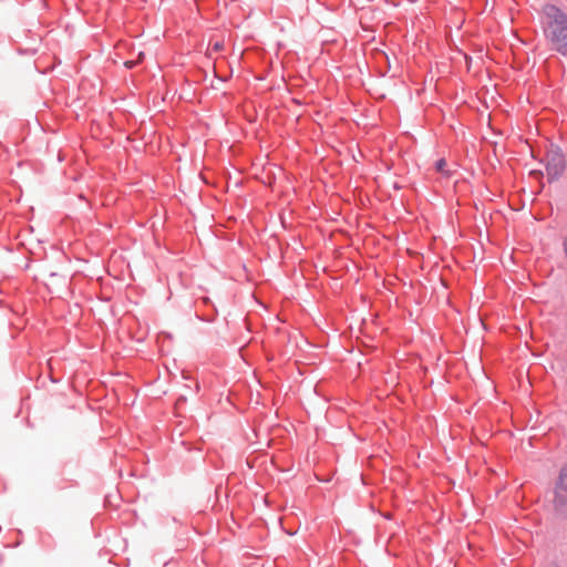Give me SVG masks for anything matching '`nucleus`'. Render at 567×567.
<instances>
[{
  "instance_id": "obj_1",
  "label": "nucleus",
  "mask_w": 567,
  "mask_h": 567,
  "mask_svg": "<svg viewBox=\"0 0 567 567\" xmlns=\"http://www.w3.org/2000/svg\"><path fill=\"white\" fill-rule=\"evenodd\" d=\"M540 23L551 47L567 54V13L554 4H546L540 12Z\"/></svg>"
},
{
  "instance_id": "obj_2",
  "label": "nucleus",
  "mask_w": 567,
  "mask_h": 567,
  "mask_svg": "<svg viewBox=\"0 0 567 567\" xmlns=\"http://www.w3.org/2000/svg\"><path fill=\"white\" fill-rule=\"evenodd\" d=\"M565 169L564 156L559 151H553L548 154L546 172L549 181H553L561 175Z\"/></svg>"
},
{
  "instance_id": "obj_3",
  "label": "nucleus",
  "mask_w": 567,
  "mask_h": 567,
  "mask_svg": "<svg viewBox=\"0 0 567 567\" xmlns=\"http://www.w3.org/2000/svg\"><path fill=\"white\" fill-rule=\"evenodd\" d=\"M556 506L567 507V466L561 470L559 482L556 488Z\"/></svg>"
},
{
  "instance_id": "obj_4",
  "label": "nucleus",
  "mask_w": 567,
  "mask_h": 567,
  "mask_svg": "<svg viewBox=\"0 0 567 567\" xmlns=\"http://www.w3.org/2000/svg\"><path fill=\"white\" fill-rule=\"evenodd\" d=\"M445 166H446V161L444 158H441L436 162L435 164V168L439 173L450 177L451 176V172L450 171H446L445 169Z\"/></svg>"
},
{
  "instance_id": "obj_5",
  "label": "nucleus",
  "mask_w": 567,
  "mask_h": 567,
  "mask_svg": "<svg viewBox=\"0 0 567 567\" xmlns=\"http://www.w3.org/2000/svg\"><path fill=\"white\" fill-rule=\"evenodd\" d=\"M223 49H224V43L220 42V41L215 42L214 45H213V50L216 51V52L220 51Z\"/></svg>"
},
{
  "instance_id": "obj_6",
  "label": "nucleus",
  "mask_w": 567,
  "mask_h": 567,
  "mask_svg": "<svg viewBox=\"0 0 567 567\" xmlns=\"http://www.w3.org/2000/svg\"><path fill=\"white\" fill-rule=\"evenodd\" d=\"M136 63H137V61L130 60V61H126V62L124 63V65H125L127 69H132Z\"/></svg>"
},
{
  "instance_id": "obj_7",
  "label": "nucleus",
  "mask_w": 567,
  "mask_h": 567,
  "mask_svg": "<svg viewBox=\"0 0 567 567\" xmlns=\"http://www.w3.org/2000/svg\"><path fill=\"white\" fill-rule=\"evenodd\" d=\"M533 174H534V178H535V177L537 176V174H540V175H542L543 173H542L540 171H536V169H534V171H533Z\"/></svg>"
},
{
  "instance_id": "obj_8",
  "label": "nucleus",
  "mask_w": 567,
  "mask_h": 567,
  "mask_svg": "<svg viewBox=\"0 0 567 567\" xmlns=\"http://www.w3.org/2000/svg\"><path fill=\"white\" fill-rule=\"evenodd\" d=\"M143 56H144V53H143V52H140V54H138V61H140V60H142V59H143Z\"/></svg>"
},
{
  "instance_id": "obj_9",
  "label": "nucleus",
  "mask_w": 567,
  "mask_h": 567,
  "mask_svg": "<svg viewBox=\"0 0 567 567\" xmlns=\"http://www.w3.org/2000/svg\"><path fill=\"white\" fill-rule=\"evenodd\" d=\"M550 567H557V566L554 565V566H550Z\"/></svg>"
}]
</instances>
